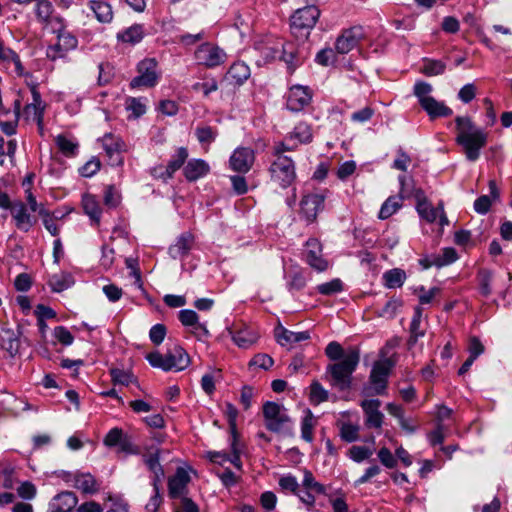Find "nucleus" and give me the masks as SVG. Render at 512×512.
Instances as JSON below:
<instances>
[{
    "mask_svg": "<svg viewBox=\"0 0 512 512\" xmlns=\"http://www.w3.org/2000/svg\"><path fill=\"white\" fill-rule=\"evenodd\" d=\"M325 354L332 361L326 368L330 379L338 384H349L360 361L359 349H344L340 343L332 341L326 346Z\"/></svg>",
    "mask_w": 512,
    "mask_h": 512,
    "instance_id": "f257e3e1",
    "label": "nucleus"
},
{
    "mask_svg": "<svg viewBox=\"0 0 512 512\" xmlns=\"http://www.w3.org/2000/svg\"><path fill=\"white\" fill-rule=\"evenodd\" d=\"M455 122L457 129L456 142L463 147L468 160H477L480 150L487 143V133L476 127L470 117L458 116Z\"/></svg>",
    "mask_w": 512,
    "mask_h": 512,
    "instance_id": "f03ea898",
    "label": "nucleus"
},
{
    "mask_svg": "<svg viewBox=\"0 0 512 512\" xmlns=\"http://www.w3.org/2000/svg\"><path fill=\"white\" fill-rule=\"evenodd\" d=\"M146 359L152 367L163 371H182L190 364L189 355L179 345L169 348L165 354L151 352L147 354Z\"/></svg>",
    "mask_w": 512,
    "mask_h": 512,
    "instance_id": "7ed1b4c3",
    "label": "nucleus"
},
{
    "mask_svg": "<svg viewBox=\"0 0 512 512\" xmlns=\"http://www.w3.org/2000/svg\"><path fill=\"white\" fill-rule=\"evenodd\" d=\"M263 417L265 427L269 431L285 436L293 435V421L283 405L266 402L263 405Z\"/></svg>",
    "mask_w": 512,
    "mask_h": 512,
    "instance_id": "20e7f679",
    "label": "nucleus"
},
{
    "mask_svg": "<svg viewBox=\"0 0 512 512\" xmlns=\"http://www.w3.org/2000/svg\"><path fill=\"white\" fill-rule=\"evenodd\" d=\"M319 16L320 11L314 4L297 9L290 19L292 34L298 39H307Z\"/></svg>",
    "mask_w": 512,
    "mask_h": 512,
    "instance_id": "39448f33",
    "label": "nucleus"
},
{
    "mask_svg": "<svg viewBox=\"0 0 512 512\" xmlns=\"http://www.w3.org/2000/svg\"><path fill=\"white\" fill-rule=\"evenodd\" d=\"M271 180L282 188H287L296 179L295 165L291 158L279 155L270 166Z\"/></svg>",
    "mask_w": 512,
    "mask_h": 512,
    "instance_id": "423d86ee",
    "label": "nucleus"
},
{
    "mask_svg": "<svg viewBox=\"0 0 512 512\" xmlns=\"http://www.w3.org/2000/svg\"><path fill=\"white\" fill-rule=\"evenodd\" d=\"M194 58L199 65L212 69L224 64L227 60V54L224 49L216 44L205 42L197 47Z\"/></svg>",
    "mask_w": 512,
    "mask_h": 512,
    "instance_id": "0eeeda50",
    "label": "nucleus"
},
{
    "mask_svg": "<svg viewBox=\"0 0 512 512\" xmlns=\"http://www.w3.org/2000/svg\"><path fill=\"white\" fill-rule=\"evenodd\" d=\"M192 469L189 466L178 467L173 475L168 478V496L175 500L188 496V486L191 482Z\"/></svg>",
    "mask_w": 512,
    "mask_h": 512,
    "instance_id": "6e6552de",
    "label": "nucleus"
},
{
    "mask_svg": "<svg viewBox=\"0 0 512 512\" xmlns=\"http://www.w3.org/2000/svg\"><path fill=\"white\" fill-rule=\"evenodd\" d=\"M157 68L158 64L153 58H147L139 62L137 66L138 75L131 80V87H154L159 80Z\"/></svg>",
    "mask_w": 512,
    "mask_h": 512,
    "instance_id": "1a4fd4ad",
    "label": "nucleus"
},
{
    "mask_svg": "<svg viewBox=\"0 0 512 512\" xmlns=\"http://www.w3.org/2000/svg\"><path fill=\"white\" fill-rule=\"evenodd\" d=\"M78 45L77 38L70 32L60 30L57 36V42L47 48V57L55 61L64 58L69 51L74 50Z\"/></svg>",
    "mask_w": 512,
    "mask_h": 512,
    "instance_id": "9d476101",
    "label": "nucleus"
},
{
    "mask_svg": "<svg viewBox=\"0 0 512 512\" xmlns=\"http://www.w3.org/2000/svg\"><path fill=\"white\" fill-rule=\"evenodd\" d=\"M101 143L109 158L110 164L113 166L123 165L124 159L122 153L127 150L125 142L119 136L108 133L101 138Z\"/></svg>",
    "mask_w": 512,
    "mask_h": 512,
    "instance_id": "9b49d317",
    "label": "nucleus"
},
{
    "mask_svg": "<svg viewBox=\"0 0 512 512\" xmlns=\"http://www.w3.org/2000/svg\"><path fill=\"white\" fill-rule=\"evenodd\" d=\"M325 195L310 193L305 195L300 202V214L307 223L316 220L319 212L324 208Z\"/></svg>",
    "mask_w": 512,
    "mask_h": 512,
    "instance_id": "f8f14e48",
    "label": "nucleus"
},
{
    "mask_svg": "<svg viewBox=\"0 0 512 512\" xmlns=\"http://www.w3.org/2000/svg\"><path fill=\"white\" fill-rule=\"evenodd\" d=\"M305 262L314 270L323 272L328 268V261L322 255V246L320 242L311 238L306 242L303 252Z\"/></svg>",
    "mask_w": 512,
    "mask_h": 512,
    "instance_id": "ddd939ff",
    "label": "nucleus"
},
{
    "mask_svg": "<svg viewBox=\"0 0 512 512\" xmlns=\"http://www.w3.org/2000/svg\"><path fill=\"white\" fill-rule=\"evenodd\" d=\"M363 37L364 33L362 27L355 26L343 30L335 42L336 52L339 54L349 53L359 44Z\"/></svg>",
    "mask_w": 512,
    "mask_h": 512,
    "instance_id": "4468645a",
    "label": "nucleus"
},
{
    "mask_svg": "<svg viewBox=\"0 0 512 512\" xmlns=\"http://www.w3.org/2000/svg\"><path fill=\"white\" fill-rule=\"evenodd\" d=\"M312 101V92L307 86L294 85L290 88L286 106L289 110L294 112L302 111Z\"/></svg>",
    "mask_w": 512,
    "mask_h": 512,
    "instance_id": "2eb2a0df",
    "label": "nucleus"
},
{
    "mask_svg": "<svg viewBox=\"0 0 512 512\" xmlns=\"http://www.w3.org/2000/svg\"><path fill=\"white\" fill-rule=\"evenodd\" d=\"M416 209L420 217L425 219L427 222L432 223L439 218V224L442 227L449 224L442 202H439L437 207H433L427 199L418 198Z\"/></svg>",
    "mask_w": 512,
    "mask_h": 512,
    "instance_id": "dca6fc26",
    "label": "nucleus"
},
{
    "mask_svg": "<svg viewBox=\"0 0 512 512\" xmlns=\"http://www.w3.org/2000/svg\"><path fill=\"white\" fill-rule=\"evenodd\" d=\"M255 160L254 151L248 147H238L229 158L231 170L239 173H247Z\"/></svg>",
    "mask_w": 512,
    "mask_h": 512,
    "instance_id": "f3484780",
    "label": "nucleus"
},
{
    "mask_svg": "<svg viewBox=\"0 0 512 512\" xmlns=\"http://www.w3.org/2000/svg\"><path fill=\"white\" fill-rule=\"evenodd\" d=\"M360 406L365 415L366 427L380 429L384 421V414L380 411L381 401L378 399H363Z\"/></svg>",
    "mask_w": 512,
    "mask_h": 512,
    "instance_id": "a211bd4d",
    "label": "nucleus"
},
{
    "mask_svg": "<svg viewBox=\"0 0 512 512\" xmlns=\"http://www.w3.org/2000/svg\"><path fill=\"white\" fill-rule=\"evenodd\" d=\"M274 336L277 343L283 347H292L296 343L310 339V333L308 331L294 332L280 324L275 328Z\"/></svg>",
    "mask_w": 512,
    "mask_h": 512,
    "instance_id": "6ab92c4d",
    "label": "nucleus"
},
{
    "mask_svg": "<svg viewBox=\"0 0 512 512\" xmlns=\"http://www.w3.org/2000/svg\"><path fill=\"white\" fill-rule=\"evenodd\" d=\"M160 450L156 447H147L143 452V460L148 469L154 474L153 486L160 485L164 477V470L159 462Z\"/></svg>",
    "mask_w": 512,
    "mask_h": 512,
    "instance_id": "aec40b11",
    "label": "nucleus"
},
{
    "mask_svg": "<svg viewBox=\"0 0 512 512\" xmlns=\"http://www.w3.org/2000/svg\"><path fill=\"white\" fill-rule=\"evenodd\" d=\"M34 12L38 22L48 26L53 22L62 25V20L59 16L55 15V10L50 0H38L35 2Z\"/></svg>",
    "mask_w": 512,
    "mask_h": 512,
    "instance_id": "412c9836",
    "label": "nucleus"
},
{
    "mask_svg": "<svg viewBox=\"0 0 512 512\" xmlns=\"http://www.w3.org/2000/svg\"><path fill=\"white\" fill-rule=\"evenodd\" d=\"M233 342L241 349H249L255 345L259 339L257 330L250 327H242L235 331L230 330Z\"/></svg>",
    "mask_w": 512,
    "mask_h": 512,
    "instance_id": "4be33fe9",
    "label": "nucleus"
},
{
    "mask_svg": "<svg viewBox=\"0 0 512 512\" xmlns=\"http://www.w3.org/2000/svg\"><path fill=\"white\" fill-rule=\"evenodd\" d=\"M11 214L16 227L21 231L28 232L36 223V219L28 213L27 207L22 202L11 207Z\"/></svg>",
    "mask_w": 512,
    "mask_h": 512,
    "instance_id": "5701e85b",
    "label": "nucleus"
},
{
    "mask_svg": "<svg viewBox=\"0 0 512 512\" xmlns=\"http://www.w3.org/2000/svg\"><path fill=\"white\" fill-rule=\"evenodd\" d=\"M72 481L73 487L85 495H94L100 491V483L90 473H76Z\"/></svg>",
    "mask_w": 512,
    "mask_h": 512,
    "instance_id": "b1692460",
    "label": "nucleus"
},
{
    "mask_svg": "<svg viewBox=\"0 0 512 512\" xmlns=\"http://www.w3.org/2000/svg\"><path fill=\"white\" fill-rule=\"evenodd\" d=\"M78 498L71 491L57 494L50 503L51 512H71L77 505Z\"/></svg>",
    "mask_w": 512,
    "mask_h": 512,
    "instance_id": "393cba45",
    "label": "nucleus"
},
{
    "mask_svg": "<svg viewBox=\"0 0 512 512\" xmlns=\"http://www.w3.org/2000/svg\"><path fill=\"white\" fill-rule=\"evenodd\" d=\"M395 362L391 358L377 360L371 370L372 384H385Z\"/></svg>",
    "mask_w": 512,
    "mask_h": 512,
    "instance_id": "a878e982",
    "label": "nucleus"
},
{
    "mask_svg": "<svg viewBox=\"0 0 512 512\" xmlns=\"http://www.w3.org/2000/svg\"><path fill=\"white\" fill-rule=\"evenodd\" d=\"M210 171L209 164L202 159H191L183 167L185 178L192 182L206 176Z\"/></svg>",
    "mask_w": 512,
    "mask_h": 512,
    "instance_id": "bb28decb",
    "label": "nucleus"
},
{
    "mask_svg": "<svg viewBox=\"0 0 512 512\" xmlns=\"http://www.w3.org/2000/svg\"><path fill=\"white\" fill-rule=\"evenodd\" d=\"M193 245L194 236L189 232H185L177 238L176 242L173 245L170 246L169 254L174 259L184 258L185 256L188 255Z\"/></svg>",
    "mask_w": 512,
    "mask_h": 512,
    "instance_id": "cd10ccee",
    "label": "nucleus"
},
{
    "mask_svg": "<svg viewBox=\"0 0 512 512\" xmlns=\"http://www.w3.org/2000/svg\"><path fill=\"white\" fill-rule=\"evenodd\" d=\"M283 41L277 38H267L257 45V50L265 62H270L280 57Z\"/></svg>",
    "mask_w": 512,
    "mask_h": 512,
    "instance_id": "c85d7f7f",
    "label": "nucleus"
},
{
    "mask_svg": "<svg viewBox=\"0 0 512 512\" xmlns=\"http://www.w3.org/2000/svg\"><path fill=\"white\" fill-rule=\"evenodd\" d=\"M32 98L33 101L25 106L23 113L27 120L40 125L43 120V106L41 96L35 88L32 89Z\"/></svg>",
    "mask_w": 512,
    "mask_h": 512,
    "instance_id": "c756f323",
    "label": "nucleus"
},
{
    "mask_svg": "<svg viewBox=\"0 0 512 512\" xmlns=\"http://www.w3.org/2000/svg\"><path fill=\"white\" fill-rule=\"evenodd\" d=\"M89 8L100 23H110L113 20L114 12L112 6L103 0H90Z\"/></svg>",
    "mask_w": 512,
    "mask_h": 512,
    "instance_id": "7c9ffc66",
    "label": "nucleus"
},
{
    "mask_svg": "<svg viewBox=\"0 0 512 512\" xmlns=\"http://www.w3.org/2000/svg\"><path fill=\"white\" fill-rule=\"evenodd\" d=\"M423 308L416 306L414 308V314L410 323V339L409 344H415L419 338H422L426 334V329L422 326Z\"/></svg>",
    "mask_w": 512,
    "mask_h": 512,
    "instance_id": "2f4dec72",
    "label": "nucleus"
},
{
    "mask_svg": "<svg viewBox=\"0 0 512 512\" xmlns=\"http://www.w3.org/2000/svg\"><path fill=\"white\" fill-rule=\"evenodd\" d=\"M337 427L339 429L340 438L347 443H352L360 438V426L350 421L338 420Z\"/></svg>",
    "mask_w": 512,
    "mask_h": 512,
    "instance_id": "473e14b6",
    "label": "nucleus"
},
{
    "mask_svg": "<svg viewBox=\"0 0 512 512\" xmlns=\"http://www.w3.org/2000/svg\"><path fill=\"white\" fill-rule=\"evenodd\" d=\"M420 105L427 112L430 118L450 116L452 114V110L449 107H447L443 102L437 101L433 97L424 100Z\"/></svg>",
    "mask_w": 512,
    "mask_h": 512,
    "instance_id": "72a5a7b5",
    "label": "nucleus"
},
{
    "mask_svg": "<svg viewBox=\"0 0 512 512\" xmlns=\"http://www.w3.org/2000/svg\"><path fill=\"white\" fill-rule=\"evenodd\" d=\"M117 40L123 43L135 45L139 43L144 37V29L140 24L132 25L122 32L117 34Z\"/></svg>",
    "mask_w": 512,
    "mask_h": 512,
    "instance_id": "f704fd0d",
    "label": "nucleus"
},
{
    "mask_svg": "<svg viewBox=\"0 0 512 512\" xmlns=\"http://www.w3.org/2000/svg\"><path fill=\"white\" fill-rule=\"evenodd\" d=\"M279 58L286 63L287 68L291 72H293L295 68L301 63L299 57L297 56V49L293 43L283 42Z\"/></svg>",
    "mask_w": 512,
    "mask_h": 512,
    "instance_id": "c9c22d12",
    "label": "nucleus"
},
{
    "mask_svg": "<svg viewBox=\"0 0 512 512\" xmlns=\"http://www.w3.org/2000/svg\"><path fill=\"white\" fill-rule=\"evenodd\" d=\"M82 207L90 219L98 224L101 216V208L96 197L91 194H85L82 198Z\"/></svg>",
    "mask_w": 512,
    "mask_h": 512,
    "instance_id": "e433bc0d",
    "label": "nucleus"
},
{
    "mask_svg": "<svg viewBox=\"0 0 512 512\" xmlns=\"http://www.w3.org/2000/svg\"><path fill=\"white\" fill-rule=\"evenodd\" d=\"M402 202L403 196L401 194L388 197L380 208L379 219L385 220L394 215L402 207Z\"/></svg>",
    "mask_w": 512,
    "mask_h": 512,
    "instance_id": "4c0bfd02",
    "label": "nucleus"
},
{
    "mask_svg": "<svg viewBox=\"0 0 512 512\" xmlns=\"http://www.w3.org/2000/svg\"><path fill=\"white\" fill-rule=\"evenodd\" d=\"M48 283L52 291L62 292L74 284V278L70 273L61 272L52 275Z\"/></svg>",
    "mask_w": 512,
    "mask_h": 512,
    "instance_id": "58836bf2",
    "label": "nucleus"
},
{
    "mask_svg": "<svg viewBox=\"0 0 512 512\" xmlns=\"http://www.w3.org/2000/svg\"><path fill=\"white\" fill-rule=\"evenodd\" d=\"M0 61L6 65L13 64L17 75L21 76L24 73V68L20 58L12 49L5 47L3 43L0 45Z\"/></svg>",
    "mask_w": 512,
    "mask_h": 512,
    "instance_id": "ea45409f",
    "label": "nucleus"
},
{
    "mask_svg": "<svg viewBox=\"0 0 512 512\" xmlns=\"http://www.w3.org/2000/svg\"><path fill=\"white\" fill-rule=\"evenodd\" d=\"M317 420L311 410L305 411V416L301 421V437L308 443H311L314 439V429L316 427Z\"/></svg>",
    "mask_w": 512,
    "mask_h": 512,
    "instance_id": "a19ab883",
    "label": "nucleus"
},
{
    "mask_svg": "<svg viewBox=\"0 0 512 512\" xmlns=\"http://www.w3.org/2000/svg\"><path fill=\"white\" fill-rule=\"evenodd\" d=\"M250 76V68L243 62L234 63L227 72V77L235 84H242Z\"/></svg>",
    "mask_w": 512,
    "mask_h": 512,
    "instance_id": "79ce46f5",
    "label": "nucleus"
},
{
    "mask_svg": "<svg viewBox=\"0 0 512 512\" xmlns=\"http://www.w3.org/2000/svg\"><path fill=\"white\" fill-rule=\"evenodd\" d=\"M104 444L108 447L120 445L122 451L132 452L131 445L123 440V431L119 428H113L107 433Z\"/></svg>",
    "mask_w": 512,
    "mask_h": 512,
    "instance_id": "37998d69",
    "label": "nucleus"
},
{
    "mask_svg": "<svg viewBox=\"0 0 512 512\" xmlns=\"http://www.w3.org/2000/svg\"><path fill=\"white\" fill-rule=\"evenodd\" d=\"M405 279L406 273L399 268L391 269L383 274L384 285L389 289L401 287Z\"/></svg>",
    "mask_w": 512,
    "mask_h": 512,
    "instance_id": "c03bdc74",
    "label": "nucleus"
},
{
    "mask_svg": "<svg viewBox=\"0 0 512 512\" xmlns=\"http://www.w3.org/2000/svg\"><path fill=\"white\" fill-rule=\"evenodd\" d=\"M313 134L311 127L304 122L298 123L290 133L288 140L296 139L300 144H306L312 141Z\"/></svg>",
    "mask_w": 512,
    "mask_h": 512,
    "instance_id": "a18cd8bd",
    "label": "nucleus"
},
{
    "mask_svg": "<svg viewBox=\"0 0 512 512\" xmlns=\"http://www.w3.org/2000/svg\"><path fill=\"white\" fill-rule=\"evenodd\" d=\"M402 305V300L398 298H391L384 304L383 307L376 310V314L381 318L392 319L397 315Z\"/></svg>",
    "mask_w": 512,
    "mask_h": 512,
    "instance_id": "49530a36",
    "label": "nucleus"
},
{
    "mask_svg": "<svg viewBox=\"0 0 512 512\" xmlns=\"http://www.w3.org/2000/svg\"><path fill=\"white\" fill-rule=\"evenodd\" d=\"M440 289L438 287H433L430 289H426L424 286H418L414 288V294L417 295L419 300V305H428L433 302V300L439 295Z\"/></svg>",
    "mask_w": 512,
    "mask_h": 512,
    "instance_id": "de8ad7c7",
    "label": "nucleus"
},
{
    "mask_svg": "<svg viewBox=\"0 0 512 512\" xmlns=\"http://www.w3.org/2000/svg\"><path fill=\"white\" fill-rule=\"evenodd\" d=\"M110 503L111 505L106 512H128L129 506L119 495L113 493H106L104 496V503Z\"/></svg>",
    "mask_w": 512,
    "mask_h": 512,
    "instance_id": "09e8293b",
    "label": "nucleus"
},
{
    "mask_svg": "<svg viewBox=\"0 0 512 512\" xmlns=\"http://www.w3.org/2000/svg\"><path fill=\"white\" fill-rule=\"evenodd\" d=\"M0 476L2 478L1 488L11 490L17 483L15 467L11 464H7L2 467Z\"/></svg>",
    "mask_w": 512,
    "mask_h": 512,
    "instance_id": "8fccbe9b",
    "label": "nucleus"
},
{
    "mask_svg": "<svg viewBox=\"0 0 512 512\" xmlns=\"http://www.w3.org/2000/svg\"><path fill=\"white\" fill-rule=\"evenodd\" d=\"M347 455L352 461L361 463L373 455V449L366 446L353 445L349 448Z\"/></svg>",
    "mask_w": 512,
    "mask_h": 512,
    "instance_id": "3c124183",
    "label": "nucleus"
},
{
    "mask_svg": "<svg viewBox=\"0 0 512 512\" xmlns=\"http://www.w3.org/2000/svg\"><path fill=\"white\" fill-rule=\"evenodd\" d=\"M172 501L173 512H199V506L189 496Z\"/></svg>",
    "mask_w": 512,
    "mask_h": 512,
    "instance_id": "603ef678",
    "label": "nucleus"
},
{
    "mask_svg": "<svg viewBox=\"0 0 512 512\" xmlns=\"http://www.w3.org/2000/svg\"><path fill=\"white\" fill-rule=\"evenodd\" d=\"M188 156V150L185 147H179L175 151V154L171 157L167 164L169 170L172 172L173 175L177 170H179L184 165V163L188 159Z\"/></svg>",
    "mask_w": 512,
    "mask_h": 512,
    "instance_id": "864d4df0",
    "label": "nucleus"
},
{
    "mask_svg": "<svg viewBox=\"0 0 512 512\" xmlns=\"http://www.w3.org/2000/svg\"><path fill=\"white\" fill-rule=\"evenodd\" d=\"M458 258L457 252L454 248L447 247L442 250V253L436 256L431 265L443 267L455 262Z\"/></svg>",
    "mask_w": 512,
    "mask_h": 512,
    "instance_id": "5fc2aeb1",
    "label": "nucleus"
},
{
    "mask_svg": "<svg viewBox=\"0 0 512 512\" xmlns=\"http://www.w3.org/2000/svg\"><path fill=\"white\" fill-rule=\"evenodd\" d=\"M477 279L481 295L488 297L492 293V272L486 269H482L479 271Z\"/></svg>",
    "mask_w": 512,
    "mask_h": 512,
    "instance_id": "6e6d98bb",
    "label": "nucleus"
},
{
    "mask_svg": "<svg viewBox=\"0 0 512 512\" xmlns=\"http://www.w3.org/2000/svg\"><path fill=\"white\" fill-rule=\"evenodd\" d=\"M179 320L186 327H193L194 329H204V326L199 323V317L193 310L185 309L179 312Z\"/></svg>",
    "mask_w": 512,
    "mask_h": 512,
    "instance_id": "4d7b16f0",
    "label": "nucleus"
},
{
    "mask_svg": "<svg viewBox=\"0 0 512 512\" xmlns=\"http://www.w3.org/2000/svg\"><path fill=\"white\" fill-rule=\"evenodd\" d=\"M39 215L41 216L43 224L48 232L52 236H57L59 234V228L55 223V219H58L59 217L51 214L47 209H45V207H41L39 209Z\"/></svg>",
    "mask_w": 512,
    "mask_h": 512,
    "instance_id": "13d9d810",
    "label": "nucleus"
},
{
    "mask_svg": "<svg viewBox=\"0 0 512 512\" xmlns=\"http://www.w3.org/2000/svg\"><path fill=\"white\" fill-rule=\"evenodd\" d=\"M446 65L439 60H425L421 72L427 76H437L444 73Z\"/></svg>",
    "mask_w": 512,
    "mask_h": 512,
    "instance_id": "bf43d9fd",
    "label": "nucleus"
},
{
    "mask_svg": "<svg viewBox=\"0 0 512 512\" xmlns=\"http://www.w3.org/2000/svg\"><path fill=\"white\" fill-rule=\"evenodd\" d=\"M195 134L201 144L210 145L216 139L217 131L210 126H199Z\"/></svg>",
    "mask_w": 512,
    "mask_h": 512,
    "instance_id": "052dcab7",
    "label": "nucleus"
},
{
    "mask_svg": "<svg viewBox=\"0 0 512 512\" xmlns=\"http://www.w3.org/2000/svg\"><path fill=\"white\" fill-rule=\"evenodd\" d=\"M343 290V283L340 279H333L317 286V291L322 295H333Z\"/></svg>",
    "mask_w": 512,
    "mask_h": 512,
    "instance_id": "680f3d73",
    "label": "nucleus"
},
{
    "mask_svg": "<svg viewBox=\"0 0 512 512\" xmlns=\"http://www.w3.org/2000/svg\"><path fill=\"white\" fill-rule=\"evenodd\" d=\"M274 364L273 358L265 353L256 354L249 362L250 368H260L263 370H268Z\"/></svg>",
    "mask_w": 512,
    "mask_h": 512,
    "instance_id": "e2e57ef3",
    "label": "nucleus"
},
{
    "mask_svg": "<svg viewBox=\"0 0 512 512\" xmlns=\"http://www.w3.org/2000/svg\"><path fill=\"white\" fill-rule=\"evenodd\" d=\"M432 90V86L423 81L416 82L414 85V95L418 98L420 104L432 97L430 95Z\"/></svg>",
    "mask_w": 512,
    "mask_h": 512,
    "instance_id": "0e129e2a",
    "label": "nucleus"
},
{
    "mask_svg": "<svg viewBox=\"0 0 512 512\" xmlns=\"http://www.w3.org/2000/svg\"><path fill=\"white\" fill-rule=\"evenodd\" d=\"M126 109L131 112L135 118L140 117L146 112V105L138 98H128L126 101Z\"/></svg>",
    "mask_w": 512,
    "mask_h": 512,
    "instance_id": "69168bd1",
    "label": "nucleus"
},
{
    "mask_svg": "<svg viewBox=\"0 0 512 512\" xmlns=\"http://www.w3.org/2000/svg\"><path fill=\"white\" fill-rule=\"evenodd\" d=\"M56 143H57L59 150L63 154H65L67 156L75 154V151L77 149V144L74 143L72 140H70L62 135H59L56 138Z\"/></svg>",
    "mask_w": 512,
    "mask_h": 512,
    "instance_id": "338daca9",
    "label": "nucleus"
},
{
    "mask_svg": "<svg viewBox=\"0 0 512 512\" xmlns=\"http://www.w3.org/2000/svg\"><path fill=\"white\" fill-rule=\"evenodd\" d=\"M153 488L154 494L150 497L145 506L147 512H157L163 502V497L160 494V485L153 486Z\"/></svg>",
    "mask_w": 512,
    "mask_h": 512,
    "instance_id": "774afa93",
    "label": "nucleus"
}]
</instances>
